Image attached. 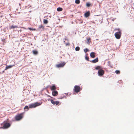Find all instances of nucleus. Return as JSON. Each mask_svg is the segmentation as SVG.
<instances>
[{"label":"nucleus","mask_w":134,"mask_h":134,"mask_svg":"<svg viewBox=\"0 0 134 134\" xmlns=\"http://www.w3.org/2000/svg\"><path fill=\"white\" fill-rule=\"evenodd\" d=\"M91 42V38H88L87 39V44H90V43Z\"/></svg>","instance_id":"nucleus-16"},{"label":"nucleus","mask_w":134,"mask_h":134,"mask_svg":"<svg viewBox=\"0 0 134 134\" xmlns=\"http://www.w3.org/2000/svg\"><path fill=\"white\" fill-rule=\"evenodd\" d=\"M66 64L65 62H61V63L57 64L56 65V67L57 68H63L64 67Z\"/></svg>","instance_id":"nucleus-5"},{"label":"nucleus","mask_w":134,"mask_h":134,"mask_svg":"<svg viewBox=\"0 0 134 134\" xmlns=\"http://www.w3.org/2000/svg\"><path fill=\"white\" fill-rule=\"evenodd\" d=\"M84 15H85V16L86 18L89 16L90 15V11H89L87 12Z\"/></svg>","instance_id":"nucleus-11"},{"label":"nucleus","mask_w":134,"mask_h":134,"mask_svg":"<svg viewBox=\"0 0 134 134\" xmlns=\"http://www.w3.org/2000/svg\"><path fill=\"white\" fill-rule=\"evenodd\" d=\"M24 109H27V110H28L29 109V108L28 106L27 105L24 108Z\"/></svg>","instance_id":"nucleus-24"},{"label":"nucleus","mask_w":134,"mask_h":134,"mask_svg":"<svg viewBox=\"0 0 134 134\" xmlns=\"http://www.w3.org/2000/svg\"><path fill=\"white\" fill-rule=\"evenodd\" d=\"M85 59L87 60L88 61H89V58H88V57H86Z\"/></svg>","instance_id":"nucleus-29"},{"label":"nucleus","mask_w":134,"mask_h":134,"mask_svg":"<svg viewBox=\"0 0 134 134\" xmlns=\"http://www.w3.org/2000/svg\"><path fill=\"white\" fill-rule=\"evenodd\" d=\"M84 51L85 53H86L88 51V49L87 48L85 49L84 50Z\"/></svg>","instance_id":"nucleus-27"},{"label":"nucleus","mask_w":134,"mask_h":134,"mask_svg":"<svg viewBox=\"0 0 134 134\" xmlns=\"http://www.w3.org/2000/svg\"><path fill=\"white\" fill-rule=\"evenodd\" d=\"M74 91L76 93H78L81 90L80 87L79 86L77 85H76L74 86Z\"/></svg>","instance_id":"nucleus-6"},{"label":"nucleus","mask_w":134,"mask_h":134,"mask_svg":"<svg viewBox=\"0 0 134 134\" xmlns=\"http://www.w3.org/2000/svg\"><path fill=\"white\" fill-rule=\"evenodd\" d=\"M52 95L54 96H56L58 94V92L55 90H54L52 91Z\"/></svg>","instance_id":"nucleus-9"},{"label":"nucleus","mask_w":134,"mask_h":134,"mask_svg":"<svg viewBox=\"0 0 134 134\" xmlns=\"http://www.w3.org/2000/svg\"><path fill=\"white\" fill-rule=\"evenodd\" d=\"M80 0H76L75 3L77 4H79L80 3Z\"/></svg>","instance_id":"nucleus-22"},{"label":"nucleus","mask_w":134,"mask_h":134,"mask_svg":"<svg viewBox=\"0 0 134 134\" xmlns=\"http://www.w3.org/2000/svg\"><path fill=\"white\" fill-rule=\"evenodd\" d=\"M114 31L118 30V32H116L115 34V36L116 38L119 39L120 38L121 35V31L119 29H115Z\"/></svg>","instance_id":"nucleus-2"},{"label":"nucleus","mask_w":134,"mask_h":134,"mask_svg":"<svg viewBox=\"0 0 134 134\" xmlns=\"http://www.w3.org/2000/svg\"><path fill=\"white\" fill-rule=\"evenodd\" d=\"M63 9L62 8L59 7L57 8V10L58 11H61Z\"/></svg>","instance_id":"nucleus-21"},{"label":"nucleus","mask_w":134,"mask_h":134,"mask_svg":"<svg viewBox=\"0 0 134 134\" xmlns=\"http://www.w3.org/2000/svg\"><path fill=\"white\" fill-rule=\"evenodd\" d=\"M33 53L35 55H36L38 53V52L36 50H34L32 51Z\"/></svg>","instance_id":"nucleus-20"},{"label":"nucleus","mask_w":134,"mask_h":134,"mask_svg":"<svg viewBox=\"0 0 134 134\" xmlns=\"http://www.w3.org/2000/svg\"><path fill=\"white\" fill-rule=\"evenodd\" d=\"M95 53L94 52H92L90 54V56L92 58H94L95 57Z\"/></svg>","instance_id":"nucleus-12"},{"label":"nucleus","mask_w":134,"mask_h":134,"mask_svg":"<svg viewBox=\"0 0 134 134\" xmlns=\"http://www.w3.org/2000/svg\"><path fill=\"white\" fill-rule=\"evenodd\" d=\"M63 98L62 97H60L59 98H58V99H62Z\"/></svg>","instance_id":"nucleus-30"},{"label":"nucleus","mask_w":134,"mask_h":134,"mask_svg":"<svg viewBox=\"0 0 134 134\" xmlns=\"http://www.w3.org/2000/svg\"><path fill=\"white\" fill-rule=\"evenodd\" d=\"M91 4L89 2H88L86 3V6L88 7H89L90 6Z\"/></svg>","instance_id":"nucleus-19"},{"label":"nucleus","mask_w":134,"mask_h":134,"mask_svg":"<svg viewBox=\"0 0 134 134\" xmlns=\"http://www.w3.org/2000/svg\"><path fill=\"white\" fill-rule=\"evenodd\" d=\"M28 29L30 30H35V29H33L31 28H28Z\"/></svg>","instance_id":"nucleus-28"},{"label":"nucleus","mask_w":134,"mask_h":134,"mask_svg":"<svg viewBox=\"0 0 134 134\" xmlns=\"http://www.w3.org/2000/svg\"><path fill=\"white\" fill-rule=\"evenodd\" d=\"M50 88L51 90L54 91L56 89V87L54 85H53L52 86H50Z\"/></svg>","instance_id":"nucleus-10"},{"label":"nucleus","mask_w":134,"mask_h":134,"mask_svg":"<svg viewBox=\"0 0 134 134\" xmlns=\"http://www.w3.org/2000/svg\"><path fill=\"white\" fill-rule=\"evenodd\" d=\"M49 96V97H51V98H53V97H50V96Z\"/></svg>","instance_id":"nucleus-31"},{"label":"nucleus","mask_w":134,"mask_h":134,"mask_svg":"<svg viewBox=\"0 0 134 134\" xmlns=\"http://www.w3.org/2000/svg\"><path fill=\"white\" fill-rule=\"evenodd\" d=\"M15 66V65H9L8 66H6L5 67V70H6L8 69H10L13 66Z\"/></svg>","instance_id":"nucleus-14"},{"label":"nucleus","mask_w":134,"mask_h":134,"mask_svg":"<svg viewBox=\"0 0 134 134\" xmlns=\"http://www.w3.org/2000/svg\"><path fill=\"white\" fill-rule=\"evenodd\" d=\"M115 72L116 74H119L120 73V71L118 70H116Z\"/></svg>","instance_id":"nucleus-25"},{"label":"nucleus","mask_w":134,"mask_h":134,"mask_svg":"<svg viewBox=\"0 0 134 134\" xmlns=\"http://www.w3.org/2000/svg\"><path fill=\"white\" fill-rule=\"evenodd\" d=\"M23 113L17 114L15 116V120L17 121L21 120L23 117Z\"/></svg>","instance_id":"nucleus-3"},{"label":"nucleus","mask_w":134,"mask_h":134,"mask_svg":"<svg viewBox=\"0 0 134 134\" xmlns=\"http://www.w3.org/2000/svg\"><path fill=\"white\" fill-rule=\"evenodd\" d=\"M1 125H3L2 127H0V129H7L10 126V124L9 123L7 122V121H4Z\"/></svg>","instance_id":"nucleus-1"},{"label":"nucleus","mask_w":134,"mask_h":134,"mask_svg":"<svg viewBox=\"0 0 134 134\" xmlns=\"http://www.w3.org/2000/svg\"><path fill=\"white\" fill-rule=\"evenodd\" d=\"M101 68H102L100 66H97L95 68V69L96 70H99V69H101Z\"/></svg>","instance_id":"nucleus-17"},{"label":"nucleus","mask_w":134,"mask_h":134,"mask_svg":"<svg viewBox=\"0 0 134 134\" xmlns=\"http://www.w3.org/2000/svg\"><path fill=\"white\" fill-rule=\"evenodd\" d=\"M43 23L44 24H46L48 23V21L47 20L44 19L43 20Z\"/></svg>","instance_id":"nucleus-23"},{"label":"nucleus","mask_w":134,"mask_h":134,"mask_svg":"<svg viewBox=\"0 0 134 134\" xmlns=\"http://www.w3.org/2000/svg\"><path fill=\"white\" fill-rule=\"evenodd\" d=\"M98 61V58H96L93 60L91 61L90 62L93 63H95Z\"/></svg>","instance_id":"nucleus-13"},{"label":"nucleus","mask_w":134,"mask_h":134,"mask_svg":"<svg viewBox=\"0 0 134 134\" xmlns=\"http://www.w3.org/2000/svg\"><path fill=\"white\" fill-rule=\"evenodd\" d=\"M17 26H14L13 25H12V26H10L9 27V29H14L16 28H17Z\"/></svg>","instance_id":"nucleus-15"},{"label":"nucleus","mask_w":134,"mask_h":134,"mask_svg":"<svg viewBox=\"0 0 134 134\" xmlns=\"http://www.w3.org/2000/svg\"><path fill=\"white\" fill-rule=\"evenodd\" d=\"M80 47H77L75 48V50L76 51H79L80 50Z\"/></svg>","instance_id":"nucleus-26"},{"label":"nucleus","mask_w":134,"mask_h":134,"mask_svg":"<svg viewBox=\"0 0 134 134\" xmlns=\"http://www.w3.org/2000/svg\"><path fill=\"white\" fill-rule=\"evenodd\" d=\"M104 71L102 69H99L98 70V74L100 76H102L104 75Z\"/></svg>","instance_id":"nucleus-7"},{"label":"nucleus","mask_w":134,"mask_h":134,"mask_svg":"<svg viewBox=\"0 0 134 134\" xmlns=\"http://www.w3.org/2000/svg\"><path fill=\"white\" fill-rule=\"evenodd\" d=\"M50 100L52 103L53 105H59L60 102L58 101H54L52 99H50Z\"/></svg>","instance_id":"nucleus-8"},{"label":"nucleus","mask_w":134,"mask_h":134,"mask_svg":"<svg viewBox=\"0 0 134 134\" xmlns=\"http://www.w3.org/2000/svg\"><path fill=\"white\" fill-rule=\"evenodd\" d=\"M41 28H42L43 30L44 29V26L42 25H41L39 26L38 28L39 29H40Z\"/></svg>","instance_id":"nucleus-18"},{"label":"nucleus","mask_w":134,"mask_h":134,"mask_svg":"<svg viewBox=\"0 0 134 134\" xmlns=\"http://www.w3.org/2000/svg\"><path fill=\"white\" fill-rule=\"evenodd\" d=\"M41 104L38 103V102H36L34 103L30 104L29 105V108H35L40 105Z\"/></svg>","instance_id":"nucleus-4"},{"label":"nucleus","mask_w":134,"mask_h":134,"mask_svg":"<svg viewBox=\"0 0 134 134\" xmlns=\"http://www.w3.org/2000/svg\"><path fill=\"white\" fill-rule=\"evenodd\" d=\"M21 1H24V0H21Z\"/></svg>","instance_id":"nucleus-32"},{"label":"nucleus","mask_w":134,"mask_h":134,"mask_svg":"<svg viewBox=\"0 0 134 134\" xmlns=\"http://www.w3.org/2000/svg\"><path fill=\"white\" fill-rule=\"evenodd\" d=\"M8 120V119L7 120Z\"/></svg>","instance_id":"nucleus-33"}]
</instances>
